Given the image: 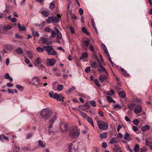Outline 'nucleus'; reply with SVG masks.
Segmentation results:
<instances>
[{
  "mask_svg": "<svg viewBox=\"0 0 152 152\" xmlns=\"http://www.w3.org/2000/svg\"><path fill=\"white\" fill-rule=\"evenodd\" d=\"M43 48L48 55L55 56L57 55V52L52 46H44Z\"/></svg>",
  "mask_w": 152,
  "mask_h": 152,
  "instance_id": "obj_3",
  "label": "nucleus"
},
{
  "mask_svg": "<svg viewBox=\"0 0 152 152\" xmlns=\"http://www.w3.org/2000/svg\"><path fill=\"white\" fill-rule=\"evenodd\" d=\"M41 13L43 16L46 17L49 15V12L46 11H41Z\"/></svg>",
  "mask_w": 152,
  "mask_h": 152,
  "instance_id": "obj_30",
  "label": "nucleus"
},
{
  "mask_svg": "<svg viewBox=\"0 0 152 152\" xmlns=\"http://www.w3.org/2000/svg\"><path fill=\"white\" fill-rule=\"evenodd\" d=\"M90 106V104L88 102H86L84 104V107L86 109H88Z\"/></svg>",
  "mask_w": 152,
  "mask_h": 152,
  "instance_id": "obj_42",
  "label": "nucleus"
},
{
  "mask_svg": "<svg viewBox=\"0 0 152 152\" xmlns=\"http://www.w3.org/2000/svg\"><path fill=\"white\" fill-rule=\"evenodd\" d=\"M85 71L87 73L89 72L90 71V66H88L85 69Z\"/></svg>",
  "mask_w": 152,
  "mask_h": 152,
  "instance_id": "obj_58",
  "label": "nucleus"
},
{
  "mask_svg": "<svg viewBox=\"0 0 152 152\" xmlns=\"http://www.w3.org/2000/svg\"><path fill=\"white\" fill-rule=\"evenodd\" d=\"M3 29L4 31L10 30L12 28V26L10 25H7V26H3Z\"/></svg>",
  "mask_w": 152,
  "mask_h": 152,
  "instance_id": "obj_20",
  "label": "nucleus"
},
{
  "mask_svg": "<svg viewBox=\"0 0 152 152\" xmlns=\"http://www.w3.org/2000/svg\"><path fill=\"white\" fill-rule=\"evenodd\" d=\"M54 4L53 3H50L49 5V9H52L54 8Z\"/></svg>",
  "mask_w": 152,
  "mask_h": 152,
  "instance_id": "obj_53",
  "label": "nucleus"
},
{
  "mask_svg": "<svg viewBox=\"0 0 152 152\" xmlns=\"http://www.w3.org/2000/svg\"><path fill=\"white\" fill-rule=\"evenodd\" d=\"M27 53L28 55V57L31 59L33 57L31 52L30 51H28Z\"/></svg>",
  "mask_w": 152,
  "mask_h": 152,
  "instance_id": "obj_39",
  "label": "nucleus"
},
{
  "mask_svg": "<svg viewBox=\"0 0 152 152\" xmlns=\"http://www.w3.org/2000/svg\"><path fill=\"white\" fill-rule=\"evenodd\" d=\"M40 38L41 39V40L42 41V44H44L46 43L47 41V39L45 38L41 37Z\"/></svg>",
  "mask_w": 152,
  "mask_h": 152,
  "instance_id": "obj_43",
  "label": "nucleus"
},
{
  "mask_svg": "<svg viewBox=\"0 0 152 152\" xmlns=\"http://www.w3.org/2000/svg\"><path fill=\"white\" fill-rule=\"evenodd\" d=\"M36 50L39 53H43L45 51V49L44 48H42L41 47H38L36 48Z\"/></svg>",
  "mask_w": 152,
  "mask_h": 152,
  "instance_id": "obj_28",
  "label": "nucleus"
},
{
  "mask_svg": "<svg viewBox=\"0 0 152 152\" xmlns=\"http://www.w3.org/2000/svg\"><path fill=\"white\" fill-rule=\"evenodd\" d=\"M60 131L62 132H66L69 130V127L66 123L61 122L60 125Z\"/></svg>",
  "mask_w": 152,
  "mask_h": 152,
  "instance_id": "obj_5",
  "label": "nucleus"
},
{
  "mask_svg": "<svg viewBox=\"0 0 152 152\" xmlns=\"http://www.w3.org/2000/svg\"><path fill=\"white\" fill-rule=\"evenodd\" d=\"M51 21H52L51 17H49L46 20V22L48 23H50Z\"/></svg>",
  "mask_w": 152,
  "mask_h": 152,
  "instance_id": "obj_50",
  "label": "nucleus"
},
{
  "mask_svg": "<svg viewBox=\"0 0 152 152\" xmlns=\"http://www.w3.org/2000/svg\"><path fill=\"white\" fill-rule=\"evenodd\" d=\"M5 48L6 49L9 51H11L12 50L13 46L11 44H7L5 46Z\"/></svg>",
  "mask_w": 152,
  "mask_h": 152,
  "instance_id": "obj_15",
  "label": "nucleus"
},
{
  "mask_svg": "<svg viewBox=\"0 0 152 152\" xmlns=\"http://www.w3.org/2000/svg\"><path fill=\"white\" fill-rule=\"evenodd\" d=\"M52 113L51 110L49 108L43 109L40 113L42 117L45 120L48 119Z\"/></svg>",
  "mask_w": 152,
  "mask_h": 152,
  "instance_id": "obj_1",
  "label": "nucleus"
},
{
  "mask_svg": "<svg viewBox=\"0 0 152 152\" xmlns=\"http://www.w3.org/2000/svg\"><path fill=\"white\" fill-rule=\"evenodd\" d=\"M124 138L128 141H130L132 140V137L127 132L124 134Z\"/></svg>",
  "mask_w": 152,
  "mask_h": 152,
  "instance_id": "obj_13",
  "label": "nucleus"
},
{
  "mask_svg": "<svg viewBox=\"0 0 152 152\" xmlns=\"http://www.w3.org/2000/svg\"><path fill=\"white\" fill-rule=\"evenodd\" d=\"M51 18L52 21H54L56 23H58L60 21L59 19L55 16L51 17Z\"/></svg>",
  "mask_w": 152,
  "mask_h": 152,
  "instance_id": "obj_27",
  "label": "nucleus"
},
{
  "mask_svg": "<svg viewBox=\"0 0 152 152\" xmlns=\"http://www.w3.org/2000/svg\"><path fill=\"white\" fill-rule=\"evenodd\" d=\"M73 145L72 143H71L69 144V146L68 149L69 151H71L72 149V147Z\"/></svg>",
  "mask_w": 152,
  "mask_h": 152,
  "instance_id": "obj_61",
  "label": "nucleus"
},
{
  "mask_svg": "<svg viewBox=\"0 0 152 152\" xmlns=\"http://www.w3.org/2000/svg\"><path fill=\"white\" fill-rule=\"evenodd\" d=\"M107 135L106 132H104L99 134V137L101 139L105 138L107 137Z\"/></svg>",
  "mask_w": 152,
  "mask_h": 152,
  "instance_id": "obj_21",
  "label": "nucleus"
},
{
  "mask_svg": "<svg viewBox=\"0 0 152 152\" xmlns=\"http://www.w3.org/2000/svg\"><path fill=\"white\" fill-rule=\"evenodd\" d=\"M91 67L93 68H96L98 66V64L96 62H94L92 64H91Z\"/></svg>",
  "mask_w": 152,
  "mask_h": 152,
  "instance_id": "obj_32",
  "label": "nucleus"
},
{
  "mask_svg": "<svg viewBox=\"0 0 152 152\" xmlns=\"http://www.w3.org/2000/svg\"><path fill=\"white\" fill-rule=\"evenodd\" d=\"M62 38V34L60 32L57 34V38L56 39H61Z\"/></svg>",
  "mask_w": 152,
  "mask_h": 152,
  "instance_id": "obj_41",
  "label": "nucleus"
},
{
  "mask_svg": "<svg viewBox=\"0 0 152 152\" xmlns=\"http://www.w3.org/2000/svg\"><path fill=\"white\" fill-rule=\"evenodd\" d=\"M87 121L93 127H94V122L92 118L89 117H87Z\"/></svg>",
  "mask_w": 152,
  "mask_h": 152,
  "instance_id": "obj_22",
  "label": "nucleus"
},
{
  "mask_svg": "<svg viewBox=\"0 0 152 152\" xmlns=\"http://www.w3.org/2000/svg\"><path fill=\"white\" fill-rule=\"evenodd\" d=\"M90 103L93 107H95L96 106V103L94 101H91L90 102Z\"/></svg>",
  "mask_w": 152,
  "mask_h": 152,
  "instance_id": "obj_48",
  "label": "nucleus"
},
{
  "mask_svg": "<svg viewBox=\"0 0 152 152\" xmlns=\"http://www.w3.org/2000/svg\"><path fill=\"white\" fill-rule=\"evenodd\" d=\"M4 78L5 79H9L10 82H12L13 80L12 77L10 76L9 73H6L4 75Z\"/></svg>",
  "mask_w": 152,
  "mask_h": 152,
  "instance_id": "obj_19",
  "label": "nucleus"
},
{
  "mask_svg": "<svg viewBox=\"0 0 152 152\" xmlns=\"http://www.w3.org/2000/svg\"><path fill=\"white\" fill-rule=\"evenodd\" d=\"M150 129V126L148 125H146L141 128V130L142 132H145L148 130Z\"/></svg>",
  "mask_w": 152,
  "mask_h": 152,
  "instance_id": "obj_16",
  "label": "nucleus"
},
{
  "mask_svg": "<svg viewBox=\"0 0 152 152\" xmlns=\"http://www.w3.org/2000/svg\"><path fill=\"white\" fill-rule=\"evenodd\" d=\"M69 28L71 33L72 34H74L75 33L74 29V28L72 26H70L69 27Z\"/></svg>",
  "mask_w": 152,
  "mask_h": 152,
  "instance_id": "obj_51",
  "label": "nucleus"
},
{
  "mask_svg": "<svg viewBox=\"0 0 152 152\" xmlns=\"http://www.w3.org/2000/svg\"><path fill=\"white\" fill-rule=\"evenodd\" d=\"M79 12L80 15H82L83 14V11L82 8H80L79 9Z\"/></svg>",
  "mask_w": 152,
  "mask_h": 152,
  "instance_id": "obj_64",
  "label": "nucleus"
},
{
  "mask_svg": "<svg viewBox=\"0 0 152 152\" xmlns=\"http://www.w3.org/2000/svg\"><path fill=\"white\" fill-rule=\"evenodd\" d=\"M142 110V107L138 106L135 107L134 110V112L136 114L140 113Z\"/></svg>",
  "mask_w": 152,
  "mask_h": 152,
  "instance_id": "obj_12",
  "label": "nucleus"
},
{
  "mask_svg": "<svg viewBox=\"0 0 152 152\" xmlns=\"http://www.w3.org/2000/svg\"><path fill=\"white\" fill-rule=\"evenodd\" d=\"M89 48L91 51L94 52V47L91 43L89 44Z\"/></svg>",
  "mask_w": 152,
  "mask_h": 152,
  "instance_id": "obj_44",
  "label": "nucleus"
},
{
  "mask_svg": "<svg viewBox=\"0 0 152 152\" xmlns=\"http://www.w3.org/2000/svg\"><path fill=\"white\" fill-rule=\"evenodd\" d=\"M56 34V32L54 31H53L52 32L51 37H55Z\"/></svg>",
  "mask_w": 152,
  "mask_h": 152,
  "instance_id": "obj_63",
  "label": "nucleus"
},
{
  "mask_svg": "<svg viewBox=\"0 0 152 152\" xmlns=\"http://www.w3.org/2000/svg\"><path fill=\"white\" fill-rule=\"evenodd\" d=\"M114 108L115 109L118 108L119 109H121V107L118 104H116L114 105Z\"/></svg>",
  "mask_w": 152,
  "mask_h": 152,
  "instance_id": "obj_56",
  "label": "nucleus"
},
{
  "mask_svg": "<svg viewBox=\"0 0 152 152\" xmlns=\"http://www.w3.org/2000/svg\"><path fill=\"white\" fill-rule=\"evenodd\" d=\"M102 147L103 148H105L107 147V144L106 142H104L102 143Z\"/></svg>",
  "mask_w": 152,
  "mask_h": 152,
  "instance_id": "obj_52",
  "label": "nucleus"
},
{
  "mask_svg": "<svg viewBox=\"0 0 152 152\" xmlns=\"http://www.w3.org/2000/svg\"><path fill=\"white\" fill-rule=\"evenodd\" d=\"M35 61L37 64H40L41 63V60L40 59V58L38 57L35 60Z\"/></svg>",
  "mask_w": 152,
  "mask_h": 152,
  "instance_id": "obj_55",
  "label": "nucleus"
},
{
  "mask_svg": "<svg viewBox=\"0 0 152 152\" xmlns=\"http://www.w3.org/2000/svg\"><path fill=\"white\" fill-rule=\"evenodd\" d=\"M141 151L142 152L145 151L146 152L147 151V148L145 147H143L142 148H141Z\"/></svg>",
  "mask_w": 152,
  "mask_h": 152,
  "instance_id": "obj_62",
  "label": "nucleus"
},
{
  "mask_svg": "<svg viewBox=\"0 0 152 152\" xmlns=\"http://www.w3.org/2000/svg\"><path fill=\"white\" fill-rule=\"evenodd\" d=\"M88 57V54L86 52L83 53L81 56L80 57V59L83 60L85 58L87 57Z\"/></svg>",
  "mask_w": 152,
  "mask_h": 152,
  "instance_id": "obj_25",
  "label": "nucleus"
},
{
  "mask_svg": "<svg viewBox=\"0 0 152 152\" xmlns=\"http://www.w3.org/2000/svg\"><path fill=\"white\" fill-rule=\"evenodd\" d=\"M100 82L101 83L106 81L107 80L108 78L105 75H101L99 77V78Z\"/></svg>",
  "mask_w": 152,
  "mask_h": 152,
  "instance_id": "obj_10",
  "label": "nucleus"
},
{
  "mask_svg": "<svg viewBox=\"0 0 152 152\" xmlns=\"http://www.w3.org/2000/svg\"><path fill=\"white\" fill-rule=\"evenodd\" d=\"M82 30L84 33L87 35L89 36L90 35V33L88 31L87 29L85 27H82Z\"/></svg>",
  "mask_w": 152,
  "mask_h": 152,
  "instance_id": "obj_29",
  "label": "nucleus"
},
{
  "mask_svg": "<svg viewBox=\"0 0 152 152\" xmlns=\"http://www.w3.org/2000/svg\"><path fill=\"white\" fill-rule=\"evenodd\" d=\"M20 149V148L16 146H15L14 148V150L15 152H18Z\"/></svg>",
  "mask_w": 152,
  "mask_h": 152,
  "instance_id": "obj_60",
  "label": "nucleus"
},
{
  "mask_svg": "<svg viewBox=\"0 0 152 152\" xmlns=\"http://www.w3.org/2000/svg\"><path fill=\"white\" fill-rule=\"evenodd\" d=\"M119 95L121 97L124 98L126 97V95L125 92L124 91H121L119 92Z\"/></svg>",
  "mask_w": 152,
  "mask_h": 152,
  "instance_id": "obj_26",
  "label": "nucleus"
},
{
  "mask_svg": "<svg viewBox=\"0 0 152 152\" xmlns=\"http://www.w3.org/2000/svg\"><path fill=\"white\" fill-rule=\"evenodd\" d=\"M134 150L135 152H138L139 150V146L138 144H135L134 147Z\"/></svg>",
  "mask_w": 152,
  "mask_h": 152,
  "instance_id": "obj_37",
  "label": "nucleus"
},
{
  "mask_svg": "<svg viewBox=\"0 0 152 152\" xmlns=\"http://www.w3.org/2000/svg\"><path fill=\"white\" fill-rule=\"evenodd\" d=\"M121 70L122 73L124 75L125 77H127L129 76V75L127 73L126 71L124 69L121 68Z\"/></svg>",
  "mask_w": 152,
  "mask_h": 152,
  "instance_id": "obj_31",
  "label": "nucleus"
},
{
  "mask_svg": "<svg viewBox=\"0 0 152 152\" xmlns=\"http://www.w3.org/2000/svg\"><path fill=\"white\" fill-rule=\"evenodd\" d=\"M97 125L99 129L106 130L108 128L107 124L102 121H99L97 122Z\"/></svg>",
  "mask_w": 152,
  "mask_h": 152,
  "instance_id": "obj_4",
  "label": "nucleus"
},
{
  "mask_svg": "<svg viewBox=\"0 0 152 152\" xmlns=\"http://www.w3.org/2000/svg\"><path fill=\"white\" fill-rule=\"evenodd\" d=\"M18 28L20 31H24L26 30V28L24 25H23L21 27L20 23H18Z\"/></svg>",
  "mask_w": 152,
  "mask_h": 152,
  "instance_id": "obj_14",
  "label": "nucleus"
},
{
  "mask_svg": "<svg viewBox=\"0 0 152 152\" xmlns=\"http://www.w3.org/2000/svg\"><path fill=\"white\" fill-rule=\"evenodd\" d=\"M104 52L106 53L107 55V56H109V54L108 53V52L107 50V48L103 49Z\"/></svg>",
  "mask_w": 152,
  "mask_h": 152,
  "instance_id": "obj_59",
  "label": "nucleus"
},
{
  "mask_svg": "<svg viewBox=\"0 0 152 152\" xmlns=\"http://www.w3.org/2000/svg\"><path fill=\"white\" fill-rule=\"evenodd\" d=\"M17 88L20 91H22L23 89V87L20 85L17 84L16 85Z\"/></svg>",
  "mask_w": 152,
  "mask_h": 152,
  "instance_id": "obj_33",
  "label": "nucleus"
},
{
  "mask_svg": "<svg viewBox=\"0 0 152 152\" xmlns=\"http://www.w3.org/2000/svg\"><path fill=\"white\" fill-rule=\"evenodd\" d=\"M117 142L116 138L115 137L111 139V140L110 141V143L111 144H113L114 143H116Z\"/></svg>",
  "mask_w": 152,
  "mask_h": 152,
  "instance_id": "obj_24",
  "label": "nucleus"
},
{
  "mask_svg": "<svg viewBox=\"0 0 152 152\" xmlns=\"http://www.w3.org/2000/svg\"><path fill=\"white\" fill-rule=\"evenodd\" d=\"M139 122V121L137 119L134 120L133 121V124L136 125H137L138 124Z\"/></svg>",
  "mask_w": 152,
  "mask_h": 152,
  "instance_id": "obj_54",
  "label": "nucleus"
},
{
  "mask_svg": "<svg viewBox=\"0 0 152 152\" xmlns=\"http://www.w3.org/2000/svg\"><path fill=\"white\" fill-rule=\"evenodd\" d=\"M32 35L34 37H39V34L38 31H35L34 30L32 31Z\"/></svg>",
  "mask_w": 152,
  "mask_h": 152,
  "instance_id": "obj_23",
  "label": "nucleus"
},
{
  "mask_svg": "<svg viewBox=\"0 0 152 152\" xmlns=\"http://www.w3.org/2000/svg\"><path fill=\"white\" fill-rule=\"evenodd\" d=\"M99 68H98V71L100 72H104L105 73L107 74V72L106 71V69L103 67L102 65L100 64H99Z\"/></svg>",
  "mask_w": 152,
  "mask_h": 152,
  "instance_id": "obj_11",
  "label": "nucleus"
},
{
  "mask_svg": "<svg viewBox=\"0 0 152 152\" xmlns=\"http://www.w3.org/2000/svg\"><path fill=\"white\" fill-rule=\"evenodd\" d=\"M56 115L55 114L51 118L50 120L49 121V125L48 126L49 128H51L52 127L53 125L52 124L56 120Z\"/></svg>",
  "mask_w": 152,
  "mask_h": 152,
  "instance_id": "obj_8",
  "label": "nucleus"
},
{
  "mask_svg": "<svg viewBox=\"0 0 152 152\" xmlns=\"http://www.w3.org/2000/svg\"><path fill=\"white\" fill-rule=\"evenodd\" d=\"M107 99L110 103H111V102H112V101H113L112 97L109 96H107Z\"/></svg>",
  "mask_w": 152,
  "mask_h": 152,
  "instance_id": "obj_49",
  "label": "nucleus"
},
{
  "mask_svg": "<svg viewBox=\"0 0 152 152\" xmlns=\"http://www.w3.org/2000/svg\"><path fill=\"white\" fill-rule=\"evenodd\" d=\"M56 60L54 58H51L47 60V64L48 66H52L56 63Z\"/></svg>",
  "mask_w": 152,
  "mask_h": 152,
  "instance_id": "obj_9",
  "label": "nucleus"
},
{
  "mask_svg": "<svg viewBox=\"0 0 152 152\" xmlns=\"http://www.w3.org/2000/svg\"><path fill=\"white\" fill-rule=\"evenodd\" d=\"M39 145L42 148L45 147V145L43 144V142L42 141L39 140L38 141Z\"/></svg>",
  "mask_w": 152,
  "mask_h": 152,
  "instance_id": "obj_34",
  "label": "nucleus"
},
{
  "mask_svg": "<svg viewBox=\"0 0 152 152\" xmlns=\"http://www.w3.org/2000/svg\"><path fill=\"white\" fill-rule=\"evenodd\" d=\"M63 86L62 85L59 84L58 85L57 88V89L59 91H61L63 88Z\"/></svg>",
  "mask_w": 152,
  "mask_h": 152,
  "instance_id": "obj_35",
  "label": "nucleus"
},
{
  "mask_svg": "<svg viewBox=\"0 0 152 152\" xmlns=\"http://www.w3.org/2000/svg\"><path fill=\"white\" fill-rule=\"evenodd\" d=\"M49 96L51 97H53L54 98V92L53 91H50L49 93Z\"/></svg>",
  "mask_w": 152,
  "mask_h": 152,
  "instance_id": "obj_40",
  "label": "nucleus"
},
{
  "mask_svg": "<svg viewBox=\"0 0 152 152\" xmlns=\"http://www.w3.org/2000/svg\"><path fill=\"white\" fill-rule=\"evenodd\" d=\"M81 114L82 117L84 118H86L87 117V115L86 113H83L82 112H81Z\"/></svg>",
  "mask_w": 152,
  "mask_h": 152,
  "instance_id": "obj_57",
  "label": "nucleus"
},
{
  "mask_svg": "<svg viewBox=\"0 0 152 152\" xmlns=\"http://www.w3.org/2000/svg\"><path fill=\"white\" fill-rule=\"evenodd\" d=\"M80 134L79 130L76 126L72 127L69 132V136L72 138H76Z\"/></svg>",
  "mask_w": 152,
  "mask_h": 152,
  "instance_id": "obj_2",
  "label": "nucleus"
},
{
  "mask_svg": "<svg viewBox=\"0 0 152 152\" xmlns=\"http://www.w3.org/2000/svg\"><path fill=\"white\" fill-rule=\"evenodd\" d=\"M30 83L37 86L38 85L39 83V80L38 77H33Z\"/></svg>",
  "mask_w": 152,
  "mask_h": 152,
  "instance_id": "obj_6",
  "label": "nucleus"
},
{
  "mask_svg": "<svg viewBox=\"0 0 152 152\" xmlns=\"http://www.w3.org/2000/svg\"><path fill=\"white\" fill-rule=\"evenodd\" d=\"M64 98V97H63L61 94H58L56 93L54 94V99H57L58 101H64L63 99Z\"/></svg>",
  "mask_w": 152,
  "mask_h": 152,
  "instance_id": "obj_7",
  "label": "nucleus"
},
{
  "mask_svg": "<svg viewBox=\"0 0 152 152\" xmlns=\"http://www.w3.org/2000/svg\"><path fill=\"white\" fill-rule=\"evenodd\" d=\"M135 105V104L134 103L128 105V107L129 108L130 110H133L134 107Z\"/></svg>",
  "mask_w": 152,
  "mask_h": 152,
  "instance_id": "obj_36",
  "label": "nucleus"
},
{
  "mask_svg": "<svg viewBox=\"0 0 152 152\" xmlns=\"http://www.w3.org/2000/svg\"><path fill=\"white\" fill-rule=\"evenodd\" d=\"M94 82L95 84L98 86L100 87V85L99 83V82L97 79H95L94 80Z\"/></svg>",
  "mask_w": 152,
  "mask_h": 152,
  "instance_id": "obj_47",
  "label": "nucleus"
},
{
  "mask_svg": "<svg viewBox=\"0 0 152 152\" xmlns=\"http://www.w3.org/2000/svg\"><path fill=\"white\" fill-rule=\"evenodd\" d=\"M89 39H88L86 41H85L84 42V43L86 46V47H88V45H89Z\"/></svg>",
  "mask_w": 152,
  "mask_h": 152,
  "instance_id": "obj_38",
  "label": "nucleus"
},
{
  "mask_svg": "<svg viewBox=\"0 0 152 152\" xmlns=\"http://www.w3.org/2000/svg\"><path fill=\"white\" fill-rule=\"evenodd\" d=\"M145 145L146 146H149L150 149L152 150V141L149 143V141L146 139L145 140Z\"/></svg>",
  "mask_w": 152,
  "mask_h": 152,
  "instance_id": "obj_18",
  "label": "nucleus"
},
{
  "mask_svg": "<svg viewBox=\"0 0 152 152\" xmlns=\"http://www.w3.org/2000/svg\"><path fill=\"white\" fill-rule=\"evenodd\" d=\"M75 89H76V88L74 86H72L71 88H70L68 90V92L69 93H71L72 92V91Z\"/></svg>",
  "mask_w": 152,
  "mask_h": 152,
  "instance_id": "obj_45",
  "label": "nucleus"
},
{
  "mask_svg": "<svg viewBox=\"0 0 152 152\" xmlns=\"http://www.w3.org/2000/svg\"><path fill=\"white\" fill-rule=\"evenodd\" d=\"M10 11L9 9L7 8V4H6V7L5 10L4 11V12L6 14H7L9 13Z\"/></svg>",
  "mask_w": 152,
  "mask_h": 152,
  "instance_id": "obj_46",
  "label": "nucleus"
},
{
  "mask_svg": "<svg viewBox=\"0 0 152 152\" xmlns=\"http://www.w3.org/2000/svg\"><path fill=\"white\" fill-rule=\"evenodd\" d=\"M16 53L20 55L23 54V51L22 49L20 47L18 48L15 50Z\"/></svg>",
  "mask_w": 152,
  "mask_h": 152,
  "instance_id": "obj_17",
  "label": "nucleus"
}]
</instances>
